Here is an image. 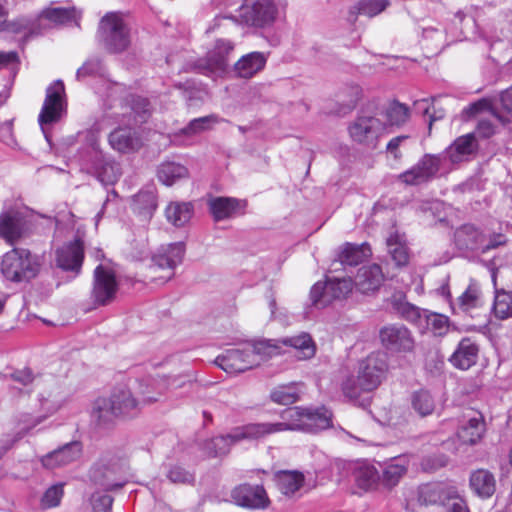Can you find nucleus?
Instances as JSON below:
<instances>
[{"instance_id":"338daca9","label":"nucleus","mask_w":512,"mask_h":512,"mask_svg":"<svg viewBox=\"0 0 512 512\" xmlns=\"http://www.w3.org/2000/svg\"><path fill=\"white\" fill-rule=\"evenodd\" d=\"M476 133L482 138H490L496 133V127L489 119H480L477 127Z\"/></svg>"},{"instance_id":"4d7b16f0","label":"nucleus","mask_w":512,"mask_h":512,"mask_svg":"<svg viewBox=\"0 0 512 512\" xmlns=\"http://www.w3.org/2000/svg\"><path fill=\"white\" fill-rule=\"evenodd\" d=\"M218 122L216 115H208L200 118H195L190 121L187 127L182 131L185 135L196 134L210 128L211 124Z\"/></svg>"},{"instance_id":"423d86ee","label":"nucleus","mask_w":512,"mask_h":512,"mask_svg":"<svg viewBox=\"0 0 512 512\" xmlns=\"http://www.w3.org/2000/svg\"><path fill=\"white\" fill-rule=\"evenodd\" d=\"M277 8L272 0H246L241 6L239 17L252 27H265L274 22Z\"/></svg>"},{"instance_id":"864d4df0","label":"nucleus","mask_w":512,"mask_h":512,"mask_svg":"<svg viewBox=\"0 0 512 512\" xmlns=\"http://www.w3.org/2000/svg\"><path fill=\"white\" fill-rule=\"evenodd\" d=\"M426 328L435 336H443L448 331V318L443 314L425 313Z\"/></svg>"},{"instance_id":"dca6fc26","label":"nucleus","mask_w":512,"mask_h":512,"mask_svg":"<svg viewBox=\"0 0 512 512\" xmlns=\"http://www.w3.org/2000/svg\"><path fill=\"white\" fill-rule=\"evenodd\" d=\"M486 433V424L481 413L464 417L457 430V438L461 444L477 445Z\"/></svg>"},{"instance_id":"a19ab883","label":"nucleus","mask_w":512,"mask_h":512,"mask_svg":"<svg viewBox=\"0 0 512 512\" xmlns=\"http://www.w3.org/2000/svg\"><path fill=\"white\" fill-rule=\"evenodd\" d=\"M157 208L156 197L151 192H140L133 198V210L145 220H150Z\"/></svg>"},{"instance_id":"69168bd1","label":"nucleus","mask_w":512,"mask_h":512,"mask_svg":"<svg viewBox=\"0 0 512 512\" xmlns=\"http://www.w3.org/2000/svg\"><path fill=\"white\" fill-rule=\"evenodd\" d=\"M450 512H470L467 501L450 487Z\"/></svg>"},{"instance_id":"58836bf2","label":"nucleus","mask_w":512,"mask_h":512,"mask_svg":"<svg viewBox=\"0 0 512 512\" xmlns=\"http://www.w3.org/2000/svg\"><path fill=\"white\" fill-rule=\"evenodd\" d=\"M477 150L475 136L472 133L457 138L450 145V162H459L464 156L473 154Z\"/></svg>"},{"instance_id":"7ed1b4c3","label":"nucleus","mask_w":512,"mask_h":512,"mask_svg":"<svg viewBox=\"0 0 512 512\" xmlns=\"http://www.w3.org/2000/svg\"><path fill=\"white\" fill-rule=\"evenodd\" d=\"M40 265L32 258L28 249L13 248L1 261V272L12 282L29 281L37 276Z\"/></svg>"},{"instance_id":"6e6552de","label":"nucleus","mask_w":512,"mask_h":512,"mask_svg":"<svg viewBox=\"0 0 512 512\" xmlns=\"http://www.w3.org/2000/svg\"><path fill=\"white\" fill-rule=\"evenodd\" d=\"M441 166L439 156L425 154L414 166L398 175V180L408 186H417L432 180Z\"/></svg>"},{"instance_id":"8fccbe9b","label":"nucleus","mask_w":512,"mask_h":512,"mask_svg":"<svg viewBox=\"0 0 512 512\" xmlns=\"http://www.w3.org/2000/svg\"><path fill=\"white\" fill-rule=\"evenodd\" d=\"M113 474V471L104 465L95 467L92 470V479L93 481L101 486L105 491H114L122 488L125 485V482H111L108 480L110 475Z\"/></svg>"},{"instance_id":"2eb2a0df","label":"nucleus","mask_w":512,"mask_h":512,"mask_svg":"<svg viewBox=\"0 0 512 512\" xmlns=\"http://www.w3.org/2000/svg\"><path fill=\"white\" fill-rule=\"evenodd\" d=\"M379 338L382 345L392 351H411L414 340L410 331L403 325L391 324L380 329Z\"/></svg>"},{"instance_id":"5fc2aeb1","label":"nucleus","mask_w":512,"mask_h":512,"mask_svg":"<svg viewBox=\"0 0 512 512\" xmlns=\"http://www.w3.org/2000/svg\"><path fill=\"white\" fill-rule=\"evenodd\" d=\"M341 389L344 396L351 401L358 400L361 394L364 392H370L369 390H366L365 387L362 386V381L358 378V375L356 377H347L342 382Z\"/></svg>"},{"instance_id":"393cba45","label":"nucleus","mask_w":512,"mask_h":512,"mask_svg":"<svg viewBox=\"0 0 512 512\" xmlns=\"http://www.w3.org/2000/svg\"><path fill=\"white\" fill-rule=\"evenodd\" d=\"M478 351V346L474 341L464 338L450 356V363L460 370H467L476 363Z\"/></svg>"},{"instance_id":"bf43d9fd","label":"nucleus","mask_w":512,"mask_h":512,"mask_svg":"<svg viewBox=\"0 0 512 512\" xmlns=\"http://www.w3.org/2000/svg\"><path fill=\"white\" fill-rule=\"evenodd\" d=\"M395 308L405 320L421 325L422 315L418 307L408 302H400L395 305Z\"/></svg>"},{"instance_id":"ddd939ff","label":"nucleus","mask_w":512,"mask_h":512,"mask_svg":"<svg viewBox=\"0 0 512 512\" xmlns=\"http://www.w3.org/2000/svg\"><path fill=\"white\" fill-rule=\"evenodd\" d=\"M118 289L116 275L110 268L98 265L94 270L92 296L97 305H106L114 298Z\"/></svg>"},{"instance_id":"4468645a","label":"nucleus","mask_w":512,"mask_h":512,"mask_svg":"<svg viewBox=\"0 0 512 512\" xmlns=\"http://www.w3.org/2000/svg\"><path fill=\"white\" fill-rule=\"evenodd\" d=\"M216 364L229 374L245 372L258 365L250 349H230L216 358Z\"/></svg>"},{"instance_id":"39448f33","label":"nucleus","mask_w":512,"mask_h":512,"mask_svg":"<svg viewBox=\"0 0 512 512\" xmlns=\"http://www.w3.org/2000/svg\"><path fill=\"white\" fill-rule=\"evenodd\" d=\"M354 287V281L350 277H326L324 282L318 281L312 286L310 290L312 305L325 308L333 301L347 298Z\"/></svg>"},{"instance_id":"a211bd4d","label":"nucleus","mask_w":512,"mask_h":512,"mask_svg":"<svg viewBox=\"0 0 512 512\" xmlns=\"http://www.w3.org/2000/svg\"><path fill=\"white\" fill-rule=\"evenodd\" d=\"M469 487L478 498L490 499L497 488L495 475L485 468L472 470L469 475Z\"/></svg>"},{"instance_id":"9d476101","label":"nucleus","mask_w":512,"mask_h":512,"mask_svg":"<svg viewBox=\"0 0 512 512\" xmlns=\"http://www.w3.org/2000/svg\"><path fill=\"white\" fill-rule=\"evenodd\" d=\"M388 371L386 356L383 353H371L359 366L358 378L362 381V386L372 392L385 378Z\"/></svg>"},{"instance_id":"f704fd0d","label":"nucleus","mask_w":512,"mask_h":512,"mask_svg":"<svg viewBox=\"0 0 512 512\" xmlns=\"http://www.w3.org/2000/svg\"><path fill=\"white\" fill-rule=\"evenodd\" d=\"M281 342L285 346L296 349L297 357L300 360L311 359L316 353V345L308 333H301L297 336L284 338Z\"/></svg>"},{"instance_id":"72a5a7b5","label":"nucleus","mask_w":512,"mask_h":512,"mask_svg":"<svg viewBox=\"0 0 512 512\" xmlns=\"http://www.w3.org/2000/svg\"><path fill=\"white\" fill-rule=\"evenodd\" d=\"M278 490L285 496L294 495L304 484V475L298 471H280L275 476Z\"/></svg>"},{"instance_id":"de8ad7c7","label":"nucleus","mask_w":512,"mask_h":512,"mask_svg":"<svg viewBox=\"0 0 512 512\" xmlns=\"http://www.w3.org/2000/svg\"><path fill=\"white\" fill-rule=\"evenodd\" d=\"M253 353V359L265 360L273 356L281 354V346L275 340H260L257 341L252 348H249Z\"/></svg>"},{"instance_id":"79ce46f5","label":"nucleus","mask_w":512,"mask_h":512,"mask_svg":"<svg viewBox=\"0 0 512 512\" xmlns=\"http://www.w3.org/2000/svg\"><path fill=\"white\" fill-rule=\"evenodd\" d=\"M188 175V170L185 166L174 163H162L158 169V179L166 186H171L176 180L184 178Z\"/></svg>"},{"instance_id":"f3484780","label":"nucleus","mask_w":512,"mask_h":512,"mask_svg":"<svg viewBox=\"0 0 512 512\" xmlns=\"http://www.w3.org/2000/svg\"><path fill=\"white\" fill-rule=\"evenodd\" d=\"M24 236V219L15 211L0 213V239L15 246Z\"/></svg>"},{"instance_id":"09e8293b","label":"nucleus","mask_w":512,"mask_h":512,"mask_svg":"<svg viewBox=\"0 0 512 512\" xmlns=\"http://www.w3.org/2000/svg\"><path fill=\"white\" fill-rule=\"evenodd\" d=\"M493 312L501 320L512 317V294L510 292L504 290L496 291Z\"/></svg>"},{"instance_id":"f8f14e48","label":"nucleus","mask_w":512,"mask_h":512,"mask_svg":"<svg viewBox=\"0 0 512 512\" xmlns=\"http://www.w3.org/2000/svg\"><path fill=\"white\" fill-rule=\"evenodd\" d=\"M85 257L84 241L77 237L73 241L64 243L55 251L56 266L63 271L79 274Z\"/></svg>"},{"instance_id":"603ef678","label":"nucleus","mask_w":512,"mask_h":512,"mask_svg":"<svg viewBox=\"0 0 512 512\" xmlns=\"http://www.w3.org/2000/svg\"><path fill=\"white\" fill-rule=\"evenodd\" d=\"M389 5L388 0H360L355 7L356 12L353 15L363 14L368 17H373L384 11Z\"/></svg>"},{"instance_id":"c756f323","label":"nucleus","mask_w":512,"mask_h":512,"mask_svg":"<svg viewBox=\"0 0 512 512\" xmlns=\"http://www.w3.org/2000/svg\"><path fill=\"white\" fill-rule=\"evenodd\" d=\"M304 431L316 432L332 426V412L325 407L305 408Z\"/></svg>"},{"instance_id":"49530a36","label":"nucleus","mask_w":512,"mask_h":512,"mask_svg":"<svg viewBox=\"0 0 512 512\" xmlns=\"http://www.w3.org/2000/svg\"><path fill=\"white\" fill-rule=\"evenodd\" d=\"M236 441L231 437V434L221 435L211 438L204 443V451L208 457H217L226 455L232 444Z\"/></svg>"},{"instance_id":"9b49d317","label":"nucleus","mask_w":512,"mask_h":512,"mask_svg":"<svg viewBox=\"0 0 512 512\" xmlns=\"http://www.w3.org/2000/svg\"><path fill=\"white\" fill-rule=\"evenodd\" d=\"M65 105V86L63 81L56 80L46 89V96L38 121L41 125L58 122Z\"/></svg>"},{"instance_id":"473e14b6","label":"nucleus","mask_w":512,"mask_h":512,"mask_svg":"<svg viewBox=\"0 0 512 512\" xmlns=\"http://www.w3.org/2000/svg\"><path fill=\"white\" fill-rule=\"evenodd\" d=\"M481 305V290L476 282H471L466 290L457 298L455 304L450 302L452 313L469 312Z\"/></svg>"},{"instance_id":"c85d7f7f","label":"nucleus","mask_w":512,"mask_h":512,"mask_svg":"<svg viewBox=\"0 0 512 512\" xmlns=\"http://www.w3.org/2000/svg\"><path fill=\"white\" fill-rule=\"evenodd\" d=\"M266 64L264 54L260 52H251L242 56L234 65L237 76L241 78H252L261 71Z\"/></svg>"},{"instance_id":"6ab92c4d","label":"nucleus","mask_w":512,"mask_h":512,"mask_svg":"<svg viewBox=\"0 0 512 512\" xmlns=\"http://www.w3.org/2000/svg\"><path fill=\"white\" fill-rule=\"evenodd\" d=\"M234 44L230 40L217 39L214 46L207 52L205 68L214 71H224L229 63V58L234 51Z\"/></svg>"},{"instance_id":"5701e85b","label":"nucleus","mask_w":512,"mask_h":512,"mask_svg":"<svg viewBox=\"0 0 512 512\" xmlns=\"http://www.w3.org/2000/svg\"><path fill=\"white\" fill-rule=\"evenodd\" d=\"M485 235L471 224H465L454 233V242L461 251L481 250Z\"/></svg>"},{"instance_id":"a878e982","label":"nucleus","mask_w":512,"mask_h":512,"mask_svg":"<svg viewBox=\"0 0 512 512\" xmlns=\"http://www.w3.org/2000/svg\"><path fill=\"white\" fill-rule=\"evenodd\" d=\"M352 475L356 486L365 492L377 490L380 486V473L370 463H357Z\"/></svg>"},{"instance_id":"b1692460","label":"nucleus","mask_w":512,"mask_h":512,"mask_svg":"<svg viewBox=\"0 0 512 512\" xmlns=\"http://www.w3.org/2000/svg\"><path fill=\"white\" fill-rule=\"evenodd\" d=\"M208 206L214 220L218 222L233 217L246 203L236 198L219 196L211 198Z\"/></svg>"},{"instance_id":"20e7f679","label":"nucleus","mask_w":512,"mask_h":512,"mask_svg":"<svg viewBox=\"0 0 512 512\" xmlns=\"http://www.w3.org/2000/svg\"><path fill=\"white\" fill-rule=\"evenodd\" d=\"M106 48L112 53L126 51L131 45L130 27L122 12H108L100 20Z\"/></svg>"},{"instance_id":"13d9d810","label":"nucleus","mask_w":512,"mask_h":512,"mask_svg":"<svg viewBox=\"0 0 512 512\" xmlns=\"http://www.w3.org/2000/svg\"><path fill=\"white\" fill-rule=\"evenodd\" d=\"M120 176L119 165L115 162H105L99 172L98 177L105 185L114 184Z\"/></svg>"},{"instance_id":"052dcab7","label":"nucleus","mask_w":512,"mask_h":512,"mask_svg":"<svg viewBox=\"0 0 512 512\" xmlns=\"http://www.w3.org/2000/svg\"><path fill=\"white\" fill-rule=\"evenodd\" d=\"M64 490L63 485H53L50 488H48L42 499L41 504L44 508H53L60 504L61 499L63 497Z\"/></svg>"},{"instance_id":"4c0bfd02","label":"nucleus","mask_w":512,"mask_h":512,"mask_svg":"<svg viewBox=\"0 0 512 512\" xmlns=\"http://www.w3.org/2000/svg\"><path fill=\"white\" fill-rule=\"evenodd\" d=\"M408 472L407 463H390L385 466L382 473L380 474V485L391 491L394 489L402 480V478Z\"/></svg>"},{"instance_id":"4be33fe9","label":"nucleus","mask_w":512,"mask_h":512,"mask_svg":"<svg viewBox=\"0 0 512 512\" xmlns=\"http://www.w3.org/2000/svg\"><path fill=\"white\" fill-rule=\"evenodd\" d=\"M81 455V446L72 442L56 449L41 458L42 465L47 469H56L78 459Z\"/></svg>"},{"instance_id":"c9c22d12","label":"nucleus","mask_w":512,"mask_h":512,"mask_svg":"<svg viewBox=\"0 0 512 512\" xmlns=\"http://www.w3.org/2000/svg\"><path fill=\"white\" fill-rule=\"evenodd\" d=\"M194 208L190 202H171L166 210V218L176 227H182L190 221Z\"/></svg>"},{"instance_id":"a18cd8bd","label":"nucleus","mask_w":512,"mask_h":512,"mask_svg":"<svg viewBox=\"0 0 512 512\" xmlns=\"http://www.w3.org/2000/svg\"><path fill=\"white\" fill-rule=\"evenodd\" d=\"M125 104L130 107L135 122H145L151 115V105L147 98L130 95L125 98Z\"/></svg>"},{"instance_id":"0eeeda50","label":"nucleus","mask_w":512,"mask_h":512,"mask_svg":"<svg viewBox=\"0 0 512 512\" xmlns=\"http://www.w3.org/2000/svg\"><path fill=\"white\" fill-rule=\"evenodd\" d=\"M230 496L236 506L248 510H265L271 505L263 485L242 483L231 490Z\"/></svg>"},{"instance_id":"412c9836","label":"nucleus","mask_w":512,"mask_h":512,"mask_svg":"<svg viewBox=\"0 0 512 512\" xmlns=\"http://www.w3.org/2000/svg\"><path fill=\"white\" fill-rule=\"evenodd\" d=\"M384 281L382 268L378 264L363 266L358 270L354 285L362 294L377 291Z\"/></svg>"},{"instance_id":"774afa93","label":"nucleus","mask_w":512,"mask_h":512,"mask_svg":"<svg viewBox=\"0 0 512 512\" xmlns=\"http://www.w3.org/2000/svg\"><path fill=\"white\" fill-rule=\"evenodd\" d=\"M112 503V497L108 495L100 496L95 500L93 510L94 512H111Z\"/></svg>"},{"instance_id":"680f3d73","label":"nucleus","mask_w":512,"mask_h":512,"mask_svg":"<svg viewBox=\"0 0 512 512\" xmlns=\"http://www.w3.org/2000/svg\"><path fill=\"white\" fill-rule=\"evenodd\" d=\"M167 477L171 482L177 484H192L194 482L193 474L178 465L169 469Z\"/></svg>"},{"instance_id":"1a4fd4ad","label":"nucleus","mask_w":512,"mask_h":512,"mask_svg":"<svg viewBox=\"0 0 512 512\" xmlns=\"http://www.w3.org/2000/svg\"><path fill=\"white\" fill-rule=\"evenodd\" d=\"M183 249L178 245L170 246L166 251L152 257L149 267L151 280L164 283L174 276V269L182 260Z\"/></svg>"},{"instance_id":"37998d69","label":"nucleus","mask_w":512,"mask_h":512,"mask_svg":"<svg viewBox=\"0 0 512 512\" xmlns=\"http://www.w3.org/2000/svg\"><path fill=\"white\" fill-rule=\"evenodd\" d=\"M41 17L51 23L63 25L74 21L77 11L74 7L46 8L41 12Z\"/></svg>"},{"instance_id":"7c9ffc66","label":"nucleus","mask_w":512,"mask_h":512,"mask_svg":"<svg viewBox=\"0 0 512 512\" xmlns=\"http://www.w3.org/2000/svg\"><path fill=\"white\" fill-rule=\"evenodd\" d=\"M304 412L305 408L299 406L284 409L280 414L282 421L274 423L276 433L296 430L304 431Z\"/></svg>"},{"instance_id":"ea45409f","label":"nucleus","mask_w":512,"mask_h":512,"mask_svg":"<svg viewBox=\"0 0 512 512\" xmlns=\"http://www.w3.org/2000/svg\"><path fill=\"white\" fill-rule=\"evenodd\" d=\"M448 499V492L443 484H425L419 493V500L426 505L444 504Z\"/></svg>"},{"instance_id":"c03bdc74","label":"nucleus","mask_w":512,"mask_h":512,"mask_svg":"<svg viewBox=\"0 0 512 512\" xmlns=\"http://www.w3.org/2000/svg\"><path fill=\"white\" fill-rule=\"evenodd\" d=\"M410 117V109L407 105L398 101H392L385 109L386 126H402Z\"/></svg>"},{"instance_id":"e2e57ef3","label":"nucleus","mask_w":512,"mask_h":512,"mask_svg":"<svg viewBox=\"0 0 512 512\" xmlns=\"http://www.w3.org/2000/svg\"><path fill=\"white\" fill-rule=\"evenodd\" d=\"M510 263H512V252L506 253L504 256H495L487 263L494 285H496L497 270Z\"/></svg>"},{"instance_id":"f257e3e1","label":"nucleus","mask_w":512,"mask_h":512,"mask_svg":"<svg viewBox=\"0 0 512 512\" xmlns=\"http://www.w3.org/2000/svg\"><path fill=\"white\" fill-rule=\"evenodd\" d=\"M133 387L119 384L110 397H98L93 404L92 416L99 425L113 421L115 417L135 415L143 405L154 403L158 396L148 391L149 386L135 381Z\"/></svg>"},{"instance_id":"aec40b11","label":"nucleus","mask_w":512,"mask_h":512,"mask_svg":"<svg viewBox=\"0 0 512 512\" xmlns=\"http://www.w3.org/2000/svg\"><path fill=\"white\" fill-rule=\"evenodd\" d=\"M111 147L120 153H131L142 147V141L137 133L127 127H118L108 136Z\"/></svg>"},{"instance_id":"0e129e2a","label":"nucleus","mask_w":512,"mask_h":512,"mask_svg":"<svg viewBox=\"0 0 512 512\" xmlns=\"http://www.w3.org/2000/svg\"><path fill=\"white\" fill-rule=\"evenodd\" d=\"M408 139V136L407 135H399V136H396L394 138H392L388 143H387V146H386V151L388 154L391 155V157L395 160V161H399L401 160L402 158V153L400 151V146L402 144L403 141L407 140Z\"/></svg>"},{"instance_id":"6e6d98bb","label":"nucleus","mask_w":512,"mask_h":512,"mask_svg":"<svg viewBox=\"0 0 512 512\" xmlns=\"http://www.w3.org/2000/svg\"><path fill=\"white\" fill-rule=\"evenodd\" d=\"M270 398L279 405H291L298 400L299 396L294 388L282 385L271 391Z\"/></svg>"},{"instance_id":"cd10ccee","label":"nucleus","mask_w":512,"mask_h":512,"mask_svg":"<svg viewBox=\"0 0 512 512\" xmlns=\"http://www.w3.org/2000/svg\"><path fill=\"white\" fill-rule=\"evenodd\" d=\"M443 97H433L431 102L427 99H421L414 102V107L417 112L422 113L428 117V128L431 133L433 124L438 120H443L446 115V107L442 104Z\"/></svg>"},{"instance_id":"2f4dec72","label":"nucleus","mask_w":512,"mask_h":512,"mask_svg":"<svg viewBox=\"0 0 512 512\" xmlns=\"http://www.w3.org/2000/svg\"><path fill=\"white\" fill-rule=\"evenodd\" d=\"M274 433H276L274 423H250L236 428L231 433V437L238 442L245 439L257 440Z\"/></svg>"},{"instance_id":"3c124183","label":"nucleus","mask_w":512,"mask_h":512,"mask_svg":"<svg viewBox=\"0 0 512 512\" xmlns=\"http://www.w3.org/2000/svg\"><path fill=\"white\" fill-rule=\"evenodd\" d=\"M412 407L420 416L424 417L432 414L435 404L428 391L420 390L415 392L412 397Z\"/></svg>"},{"instance_id":"e433bc0d","label":"nucleus","mask_w":512,"mask_h":512,"mask_svg":"<svg viewBox=\"0 0 512 512\" xmlns=\"http://www.w3.org/2000/svg\"><path fill=\"white\" fill-rule=\"evenodd\" d=\"M388 252L398 267L406 266L409 263V252L406 241L398 232H393L387 238Z\"/></svg>"},{"instance_id":"f03ea898","label":"nucleus","mask_w":512,"mask_h":512,"mask_svg":"<svg viewBox=\"0 0 512 512\" xmlns=\"http://www.w3.org/2000/svg\"><path fill=\"white\" fill-rule=\"evenodd\" d=\"M385 131L386 123L371 113L357 115L347 126L350 141L368 149L377 148Z\"/></svg>"},{"instance_id":"bb28decb","label":"nucleus","mask_w":512,"mask_h":512,"mask_svg":"<svg viewBox=\"0 0 512 512\" xmlns=\"http://www.w3.org/2000/svg\"><path fill=\"white\" fill-rule=\"evenodd\" d=\"M369 244L360 245L346 242L343 244L337 254V261L342 265L357 266L371 256Z\"/></svg>"}]
</instances>
